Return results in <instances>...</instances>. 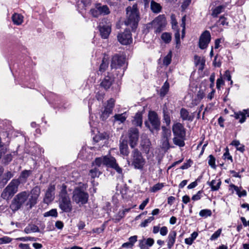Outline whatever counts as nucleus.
I'll return each mask as SVG.
<instances>
[{"mask_svg": "<svg viewBox=\"0 0 249 249\" xmlns=\"http://www.w3.org/2000/svg\"><path fill=\"white\" fill-rule=\"evenodd\" d=\"M142 123V115L141 114V113L138 112L136 114L134 117L133 123L134 124V125L141 126Z\"/></svg>", "mask_w": 249, "mask_h": 249, "instance_id": "30", "label": "nucleus"}, {"mask_svg": "<svg viewBox=\"0 0 249 249\" xmlns=\"http://www.w3.org/2000/svg\"><path fill=\"white\" fill-rule=\"evenodd\" d=\"M120 151L121 154L124 156L128 155V146L126 141H123L120 143Z\"/></svg>", "mask_w": 249, "mask_h": 249, "instance_id": "28", "label": "nucleus"}, {"mask_svg": "<svg viewBox=\"0 0 249 249\" xmlns=\"http://www.w3.org/2000/svg\"><path fill=\"white\" fill-rule=\"evenodd\" d=\"M129 143L131 148L137 144L139 139V130L136 128H131L128 130Z\"/></svg>", "mask_w": 249, "mask_h": 249, "instance_id": "11", "label": "nucleus"}, {"mask_svg": "<svg viewBox=\"0 0 249 249\" xmlns=\"http://www.w3.org/2000/svg\"><path fill=\"white\" fill-rule=\"evenodd\" d=\"M160 231L162 236H165L167 234L168 229L166 227L163 226L160 229Z\"/></svg>", "mask_w": 249, "mask_h": 249, "instance_id": "58", "label": "nucleus"}, {"mask_svg": "<svg viewBox=\"0 0 249 249\" xmlns=\"http://www.w3.org/2000/svg\"><path fill=\"white\" fill-rule=\"evenodd\" d=\"M108 62L107 59L104 58L102 60V63L100 65L99 71L101 73L105 72L106 69L108 68Z\"/></svg>", "mask_w": 249, "mask_h": 249, "instance_id": "35", "label": "nucleus"}, {"mask_svg": "<svg viewBox=\"0 0 249 249\" xmlns=\"http://www.w3.org/2000/svg\"><path fill=\"white\" fill-rule=\"evenodd\" d=\"M91 14L94 17H98L99 15H100V11L98 10V8L97 5H96V7L94 9H92L90 10Z\"/></svg>", "mask_w": 249, "mask_h": 249, "instance_id": "51", "label": "nucleus"}, {"mask_svg": "<svg viewBox=\"0 0 249 249\" xmlns=\"http://www.w3.org/2000/svg\"><path fill=\"white\" fill-rule=\"evenodd\" d=\"M19 240L22 241H36V238L33 237H23L19 238Z\"/></svg>", "mask_w": 249, "mask_h": 249, "instance_id": "61", "label": "nucleus"}, {"mask_svg": "<svg viewBox=\"0 0 249 249\" xmlns=\"http://www.w3.org/2000/svg\"><path fill=\"white\" fill-rule=\"evenodd\" d=\"M13 177V174L11 172L8 171L5 174V177L2 178V185L6 184L7 181Z\"/></svg>", "mask_w": 249, "mask_h": 249, "instance_id": "45", "label": "nucleus"}, {"mask_svg": "<svg viewBox=\"0 0 249 249\" xmlns=\"http://www.w3.org/2000/svg\"><path fill=\"white\" fill-rule=\"evenodd\" d=\"M129 242L132 245L134 246V243L137 241V236L134 235L129 238Z\"/></svg>", "mask_w": 249, "mask_h": 249, "instance_id": "62", "label": "nucleus"}, {"mask_svg": "<svg viewBox=\"0 0 249 249\" xmlns=\"http://www.w3.org/2000/svg\"><path fill=\"white\" fill-rule=\"evenodd\" d=\"M12 159L13 157L11 154H7L4 155L2 159V161L4 164H8L12 160Z\"/></svg>", "mask_w": 249, "mask_h": 249, "instance_id": "40", "label": "nucleus"}, {"mask_svg": "<svg viewBox=\"0 0 249 249\" xmlns=\"http://www.w3.org/2000/svg\"><path fill=\"white\" fill-rule=\"evenodd\" d=\"M59 207L63 212L70 213L72 210V206L70 197L67 193L66 188H62L59 198Z\"/></svg>", "mask_w": 249, "mask_h": 249, "instance_id": "5", "label": "nucleus"}, {"mask_svg": "<svg viewBox=\"0 0 249 249\" xmlns=\"http://www.w3.org/2000/svg\"><path fill=\"white\" fill-rule=\"evenodd\" d=\"M227 19L224 16L220 17L219 19V22L220 24L222 25H228V22L226 21Z\"/></svg>", "mask_w": 249, "mask_h": 249, "instance_id": "60", "label": "nucleus"}, {"mask_svg": "<svg viewBox=\"0 0 249 249\" xmlns=\"http://www.w3.org/2000/svg\"><path fill=\"white\" fill-rule=\"evenodd\" d=\"M211 36L209 31H205L200 36L199 46L201 49L206 48L211 41Z\"/></svg>", "mask_w": 249, "mask_h": 249, "instance_id": "12", "label": "nucleus"}, {"mask_svg": "<svg viewBox=\"0 0 249 249\" xmlns=\"http://www.w3.org/2000/svg\"><path fill=\"white\" fill-rule=\"evenodd\" d=\"M126 11L127 18L124 21L125 24L129 26L133 30L136 29L139 19L137 4L127 7Z\"/></svg>", "mask_w": 249, "mask_h": 249, "instance_id": "4", "label": "nucleus"}, {"mask_svg": "<svg viewBox=\"0 0 249 249\" xmlns=\"http://www.w3.org/2000/svg\"><path fill=\"white\" fill-rule=\"evenodd\" d=\"M185 137L174 136L173 141L174 143L179 147H183L185 145Z\"/></svg>", "mask_w": 249, "mask_h": 249, "instance_id": "26", "label": "nucleus"}, {"mask_svg": "<svg viewBox=\"0 0 249 249\" xmlns=\"http://www.w3.org/2000/svg\"><path fill=\"white\" fill-rule=\"evenodd\" d=\"M39 194V188H34L30 193L24 191L18 194L12 200L11 209L14 212L18 211L23 205L31 209L36 203Z\"/></svg>", "mask_w": 249, "mask_h": 249, "instance_id": "1", "label": "nucleus"}, {"mask_svg": "<svg viewBox=\"0 0 249 249\" xmlns=\"http://www.w3.org/2000/svg\"><path fill=\"white\" fill-rule=\"evenodd\" d=\"M97 5L98 8V10H99L100 11V15H105L110 13V11L107 6H102L101 4L100 3L97 4Z\"/></svg>", "mask_w": 249, "mask_h": 249, "instance_id": "31", "label": "nucleus"}, {"mask_svg": "<svg viewBox=\"0 0 249 249\" xmlns=\"http://www.w3.org/2000/svg\"><path fill=\"white\" fill-rule=\"evenodd\" d=\"M172 131L174 136L185 137L186 129L180 123H176L173 125Z\"/></svg>", "mask_w": 249, "mask_h": 249, "instance_id": "14", "label": "nucleus"}, {"mask_svg": "<svg viewBox=\"0 0 249 249\" xmlns=\"http://www.w3.org/2000/svg\"><path fill=\"white\" fill-rule=\"evenodd\" d=\"M20 181L19 179H14L7 187H18Z\"/></svg>", "mask_w": 249, "mask_h": 249, "instance_id": "53", "label": "nucleus"}, {"mask_svg": "<svg viewBox=\"0 0 249 249\" xmlns=\"http://www.w3.org/2000/svg\"><path fill=\"white\" fill-rule=\"evenodd\" d=\"M89 194L83 191L81 188H76L72 193V200L76 204L84 205L88 202Z\"/></svg>", "mask_w": 249, "mask_h": 249, "instance_id": "6", "label": "nucleus"}, {"mask_svg": "<svg viewBox=\"0 0 249 249\" xmlns=\"http://www.w3.org/2000/svg\"><path fill=\"white\" fill-rule=\"evenodd\" d=\"M153 24L156 26L155 32L156 33H160L166 24V19L163 15H160L153 21Z\"/></svg>", "mask_w": 249, "mask_h": 249, "instance_id": "13", "label": "nucleus"}, {"mask_svg": "<svg viewBox=\"0 0 249 249\" xmlns=\"http://www.w3.org/2000/svg\"><path fill=\"white\" fill-rule=\"evenodd\" d=\"M192 0H184L181 5V8L182 10H185L188 6L190 5Z\"/></svg>", "mask_w": 249, "mask_h": 249, "instance_id": "56", "label": "nucleus"}, {"mask_svg": "<svg viewBox=\"0 0 249 249\" xmlns=\"http://www.w3.org/2000/svg\"><path fill=\"white\" fill-rule=\"evenodd\" d=\"M202 193V192L199 191L197 192V193L195 195H194L192 197V199L194 201H196V200H198L199 199H200L201 197V194Z\"/></svg>", "mask_w": 249, "mask_h": 249, "instance_id": "59", "label": "nucleus"}, {"mask_svg": "<svg viewBox=\"0 0 249 249\" xmlns=\"http://www.w3.org/2000/svg\"><path fill=\"white\" fill-rule=\"evenodd\" d=\"M224 78L225 80L230 81L231 85H232L233 81L231 80V75L230 74V72L229 70H227L225 71V73L224 74Z\"/></svg>", "mask_w": 249, "mask_h": 249, "instance_id": "49", "label": "nucleus"}, {"mask_svg": "<svg viewBox=\"0 0 249 249\" xmlns=\"http://www.w3.org/2000/svg\"><path fill=\"white\" fill-rule=\"evenodd\" d=\"M226 6L225 5H219L213 9L212 16L213 18H216L219 14L222 13L223 10L225 8Z\"/></svg>", "mask_w": 249, "mask_h": 249, "instance_id": "29", "label": "nucleus"}, {"mask_svg": "<svg viewBox=\"0 0 249 249\" xmlns=\"http://www.w3.org/2000/svg\"><path fill=\"white\" fill-rule=\"evenodd\" d=\"M215 159L212 155H209L208 157V164L213 168L215 169L216 166L215 164Z\"/></svg>", "mask_w": 249, "mask_h": 249, "instance_id": "43", "label": "nucleus"}, {"mask_svg": "<svg viewBox=\"0 0 249 249\" xmlns=\"http://www.w3.org/2000/svg\"><path fill=\"white\" fill-rule=\"evenodd\" d=\"M163 120L167 125L170 124L171 120L170 116L168 112L163 110Z\"/></svg>", "mask_w": 249, "mask_h": 249, "instance_id": "44", "label": "nucleus"}, {"mask_svg": "<svg viewBox=\"0 0 249 249\" xmlns=\"http://www.w3.org/2000/svg\"><path fill=\"white\" fill-rule=\"evenodd\" d=\"M172 53L169 52L163 58V63L165 66H168L171 61Z\"/></svg>", "mask_w": 249, "mask_h": 249, "instance_id": "38", "label": "nucleus"}, {"mask_svg": "<svg viewBox=\"0 0 249 249\" xmlns=\"http://www.w3.org/2000/svg\"><path fill=\"white\" fill-rule=\"evenodd\" d=\"M31 173V171L30 170H24L22 171L20 176V179H23L25 180L29 176Z\"/></svg>", "mask_w": 249, "mask_h": 249, "instance_id": "50", "label": "nucleus"}, {"mask_svg": "<svg viewBox=\"0 0 249 249\" xmlns=\"http://www.w3.org/2000/svg\"><path fill=\"white\" fill-rule=\"evenodd\" d=\"M12 19L14 24L20 25L23 21V17L19 14L14 13L12 17Z\"/></svg>", "mask_w": 249, "mask_h": 249, "instance_id": "23", "label": "nucleus"}, {"mask_svg": "<svg viewBox=\"0 0 249 249\" xmlns=\"http://www.w3.org/2000/svg\"><path fill=\"white\" fill-rule=\"evenodd\" d=\"M247 112L248 109H245L243 111L235 113L234 117L236 119H239L240 123H243L246 120V113H247Z\"/></svg>", "mask_w": 249, "mask_h": 249, "instance_id": "25", "label": "nucleus"}, {"mask_svg": "<svg viewBox=\"0 0 249 249\" xmlns=\"http://www.w3.org/2000/svg\"><path fill=\"white\" fill-rule=\"evenodd\" d=\"M140 145L144 152L147 154L151 148V142L148 137L145 134H142L141 136Z\"/></svg>", "mask_w": 249, "mask_h": 249, "instance_id": "17", "label": "nucleus"}, {"mask_svg": "<svg viewBox=\"0 0 249 249\" xmlns=\"http://www.w3.org/2000/svg\"><path fill=\"white\" fill-rule=\"evenodd\" d=\"M150 6L151 10L155 13H159L161 10L160 5L154 0H151Z\"/></svg>", "mask_w": 249, "mask_h": 249, "instance_id": "27", "label": "nucleus"}, {"mask_svg": "<svg viewBox=\"0 0 249 249\" xmlns=\"http://www.w3.org/2000/svg\"><path fill=\"white\" fill-rule=\"evenodd\" d=\"M161 38L165 43H169L172 39L171 34L167 32L163 33L161 36Z\"/></svg>", "mask_w": 249, "mask_h": 249, "instance_id": "34", "label": "nucleus"}, {"mask_svg": "<svg viewBox=\"0 0 249 249\" xmlns=\"http://www.w3.org/2000/svg\"><path fill=\"white\" fill-rule=\"evenodd\" d=\"M154 243V240L151 238L139 240V247L141 249H149Z\"/></svg>", "mask_w": 249, "mask_h": 249, "instance_id": "18", "label": "nucleus"}, {"mask_svg": "<svg viewBox=\"0 0 249 249\" xmlns=\"http://www.w3.org/2000/svg\"><path fill=\"white\" fill-rule=\"evenodd\" d=\"M169 84L167 81H166L160 89V95L161 96L163 97L166 95L169 90Z\"/></svg>", "mask_w": 249, "mask_h": 249, "instance_id": "36", "label": "nucleus"}, {"mask_svg": "<svg viewBox=\"0 0 249 249\" xmlns=\"http://www.w3.org/2000/svg\"><path fill=\"white\" fill-rule=\"evenodd\" d=\"M100 35L102 38L107 39L108 38L111 32V25L109 24H104L101 23L99 26Z\"/></svg>", "mask_w": 249, "mask_h": 249, "instance_id": "16", "label": "nucleus"}, {"mask_svg": "<svg viewBox=\"0 0 249 249\" xmlns=\"http://www.w3.org/2000/svg\"><path fill=\"white\" fill-rule=\"evenodd\" d=\"M241 188H234L236 194L240 197L245 196L247 195L246 191L244 190H241Z\"/></svg>", "mask_w": 249, "mask_h": 249, "instance_id": "46", "label": "nucleus"}, {"mask_svg": "<svg viewBox=\"0 0 249 249\" xmlns=\"http://www.w3.org/2000/svg\"><path fill=\"white\" fill-rule=\"evenodd\" d=\"M177 233L176 231H171L168 235L167 239V247L168 249H171L173 246L176 238Z\"/></svg>", "mask_w": 249, "mask_h": 249, "instance_id": "22", "label": "nucleus"}, {"mask_svg": "<svg viewBox=\"0 0 249 249\" xmlns=\"http://www.w3.org/2000/svg\"><path fill=\"white\" fill-rule=\"evenodd\" d=\"M121 192L123 197L125 199L131 198L133 195V193L130 192L128 190V188L126 187L123 188L122 190H121Z\"/></svg>", "mask_w": 249, "mask_h": 249, "instance_id": "32", "label": "nucleus"}, {"mask_svg": "<svg viewBox=\"0 0 249 249\" xmlns=\"http://www.w3.org/2000/svg\"><path fill=\"white\" fill-rule=\"evenodd\" d=\"M180 117L183 120L192 121L193 116L189 114V112L185 108H182L180 111Z\"/></svg>", "mask_w": 249, "mask_h": 249, "instance_id": "24", "label": "nucleus"}, {"mask_svg": "<svg viewBox=\"0 0 249 249\" xmlns=\"http://www.w3.org/2000/svg\"><path fill=\"white\" fill-rule=\"evenodd\" d=\"M162 130L163 139H169L171 136L170 130L167 129L165 126H162Z\"/></svg>", "mask_w": 249, "mask_h": 249, "instance_id": "42", "label": "nucleus"}, {"mask_svg": "<svg viewBox=\"0 0 249 249\" xmlns=\"http://www.w3.org/2000/svg\"><path fill=\"white\" fill-rule=\"evenodd\" d=\"M114 105L115 100L111 98L107 101V104L101 111L100 118L102 120H106L112 113Z\"/></svg>", "mask_w": 249, "mask_h": 249, "instance_id": "9", "label": "nucleus"}, {"mask_svg": "<svg viewBox=\"0 0 249 249\" xmlns=\"http://www.w3.org/2000/svg\"><path fill=\"white\" fill-rule=\"evenodd\" d=\"M131 161L132 165L138 169H142L145 162L142 153L137 149H134L131 153Z\"/></svg>", "mask_w": 249, "mask_h": 249, "instance_id": "7", "label": "nucleus"}, {"mask_svg": "<svg viewBox=\"0 0 249 249\" xmlns=\"http://www.w3.org/2000/svg\"><path fill=\"white\" fill-rule=\"evenodd\" d=\"M54 188H48L46 191L44 198V201L46 203L49 204L54 199Z\"/></svg>", "mask_w": 249, "mask_h": 249, "instance_id": "21", "label": "nucleus"}, {"mask_svg": "<svg viewBox=\"0 0 249 249\" xmlns=\"http://www.w3.org/2000/svg\"><path fill=\"white\" fill-rule=\"evenodd\" d=\"M154 220L153 216H150L148 218L145 219L143 222H142L140 224L141 227H146L148 224Z\"/></svg>", "mask_w": 249, "mask_h": 249, "instance_id": "48", "label": "nucleus"}, {"mask_svg": "<svg viewBox=\"0 0 249 249\" xmlns=\"http://www.w3.org/2000/svg\"><path fill=\"white\" fill-rule=\"evenodd\" d=\"M224 84V80H223L222 77L221 76L220 78H218L216 81V88L217 89H219L222 85Z\"/></svg>", "mask_w": 249, "mask_h": 249, "instance_id": "57", "label": "nucleus"}, {"mask_svg": "<svg viewBox=\"0 0 249 249\" xmlns=\"http://www.w3.org/2000/svg\"><path fill=\"white\" fill-rule=\"evenodd\" d=\"M94 167L91 169L89 171V175L92 178L91 180L90 181L93 187H95L98 185L97 182H95L94 178L99 177V175L101 174V172L96 167V166H93Z\"/></svg>", "mask_w": 249, "mask_h": 249, "instance_id": "20", "label": "nucleus"}, {"mask_svg": "<svg viewBox=\"0 0 249 249\" xmlns=\"http://www.w3.org/2000/svg\"><path fill=\"white\" fill-rule=\"evenodd\" d=\"M213 65L215 67H220L221 65V62L219 59L218 58V56L216 55L214 57L213 61Z\"/></svg>", "mask_w": 249, "mask_h": 249, "instance_id": "55", "label": "nucleus"}, {"mask_svg": "<svg viewBox=\"0 0 249 249\" xmlns=\"http://www.w3.org/2000/svg\"><path fill=\"white\" fill-rule=\"evenodd\" d=\"M107 75L106 74V73H105V77L101 80V82L100 83L101 87L105 89H109L114 81L112 75L108 72H107Z\"/></svg>", "mask_w": 249, "mask_h": 249, "instance_id": "15", "label": "nucleus"}, {"mask_svg": "<svg viewBox=\"0 0 249 249\" xmlns=\"http://www.w3.org/2000/svg\"><path fill=\"white\" fill-rule=\"evenodd\" d=\"M148 120L151 124L152 128L150 127L147 122H145V125L150 129H152L158 130L160 127V121L157 114L154 111H149L148 114Z\"/></svg>", "mask_w": 249, "mask_h": 249, "instance_id": "8", "label": "nucleus"}, {"mask_svg": "<svg viewBox=\"0 0 249 249\" xmlns=\"http://www.w3.org/2000/svg\"><path fill=\"white\" fill-rule=\"evenodd\" d=\"M191 160H189L187 162L184 163L180 167V168L182 170L188 169L191 166Z\"/></svg>", "mask_w": 249, "mask_h": 249, "instance_id": "63", "label": "nucleus"}, {"mask_svg": "<svg viewBox=\"0 0 249 249\" xmlns=\"http://www.w3.org/2000/svg\"><path fill=\"white\" fill-rule=\"evenodd\" d=\"M38 227L35 225L29 226L24 229V231L26 233H29L31 232H36L37 231Z\"/></svg>", "mask_w": 249, "mask_h": 249, "instance_id": "39", "label": "nucleus"}, {"mask_svg": "<svg viewBox=\"0 0 249 249\" xmlns=\"http://www.w3.org/2000/svg\"><path fill=\"white\" fill-rule=\"evenodd\" d=\"M53 216V217H57V212L56 211V209H53L51 210L49 212H47L44 213V217H48V216Z\"/></svg>", "mask_w": 249, "mask_h": 249, "instance_id": "41", "label": "nucleus"}, {"mask_svg": "<svg viewBox=\"0 0 249 249\" xmlns=\"http://www.w3.org/2000/svg\"><path fill=\"white\" fill-rule=\"evenodd\" d=\"M110 66L112 70H115L118 78H122L126 69L125 57L118 54L114 55L112 58Z\"/></svg>", "mask_w": 249, "mask_h": 249, "instance_id": "2", "label": "nucleus"}, {"mask_svg": "<svg viewBox=\"0 0 249 249\" xmlns=\"http://www.w3.org/2000/svg\"><path fill=\"white\" fill-rule=\"evenodd\" d=\"M149 202V198H146L145 200H144L142 203L139 206V209L140 210H143L146 205L147 204V203Z\"/></svg>", "mask_w": 249, "mask_h": 249, "instance_id": "64", "label": "nucleus"}, {"mask_svg": "<svg viewBox=\"0 0 249 249\" xmlns=\"http://www.w3.org/2000/svg\"><path fill=\"white\" fill-rule=\"evenodd\" d=\"M199 214L200 216L206 218L211 216L212 212L209 209H203L199 212Z\"/></svg>", "mask_w": 249, "mask_h": 249, "instance_id": "37", "label": "nucleus"}, {"mask_svg": "<svg viewBox=\"0 0 249 249\" xmlns=\"http://www.w3.org/2000/svg\"><path fill=\"white\" fill-rule=\"evenodd\" d=\"M17 191V188H5L1 196L3 199H9L11 198Z\"/></svg>", "mask_w": 249, "mask_h": 249, "instance_id": "19", "label": "nucleus"}, {"mask_svg": "<svg viewBox=\"0 0 249 249\" xmlns=\"http://www.w3.org/2000/svg\"><path fill=\"white\" fill-rule=\"evenodd\" d=\"M93 166H96L98 167L105 165L108 167L114 169L118 173H121L122 169L116 163L115 159L110 156H102L96 158L94 161L92 162Z\"/></svg>", "mask_w": 249, "mask_h": 249, "instance_id": "3", "label": "nucleus"}, {"mask_svg": "<svg viewBox=\"0 0 249 249\" xmlns=\"http://www.w3.org/2000/svg\"><path fill=\"white\" fill-rule=\"evenodd\" d=\"M118 41L122 45H126L132 41V35L130 30H125L124 32L119 33L117 36Z\"/></svg>", "mask_w": 249, "mask_h": 249, "instance_id": "10", "label": "nucleus"}, {"mask_svg": "<svg viewBox=\"0 0 249 249\" xmlns=\"http://www.w3.org/2000/svg\"><path fill=\"white\" fill-rule=\"evenodd\" d=\"M114 121L118 122L119 124L124 123L126 120L125 113L115 114L114 116Z\"/></svg>", "mask_w": 249, "mask_h": 249, "instance_id": "33", "label": "nucleus"}, {"mask_svg": "<svg viewBox=\"0 0 249 249\" xmlns=\"http://www.w3.org/2000/svg\"><path fill=\"white\" fill-rule=\"evenodd\" d=\"M11 241V239L7 236L0 238V244L9 243Z\"/></svg>", "mask_w": 249, "mask_h": 249, "instance_id": "54", "label": "nucleus"}, {"mask_svg": "<svg viewBox=\"0 0 249 249\" xmlns=\"http://www.w3.org/2000/svg\"><path fill=\"white\" fill-rule=\"evenodd\" d=\"M222 230L221 229L217 230L214 233L212 234L211 237H210V240L212 241L215 240L217 239L221 233Z\"/></svg>", "mask_w": 249, "mask_h": 249, "instance_id": "47", "label": "nucleus"}, {"mask_svg": "<svg viewBox=\"0 0 249 249\" xmlns=\"http://www.w3.org/2000/svg\"><path fill=\"white\" fill-rule=\"evenodd\" d=\"M78 157L81 159H85L87 158V156L86 148H82L78 154Z\"/></svg>", "mask_w": 249, "mask_h": 249, "instance_id": "52", "label": "nucleus"}]
</instances>
